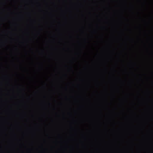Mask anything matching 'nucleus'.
Returning a JSON list of instances; mask_svg holds the SVG:
<instances>
[{
    "label": "nucleus",
    "instance_id": "obj_1",
    "mask_svg": "<svg viewBox=\"0 0 153 153\" xmlns=\"http://www.w3.org/2000/svg\"><path fill=\"white\" fill-rule=\"evenodd\" d=\"M103 153H109V152L108 150L107 149Z\"/></svg>",
    "mask_w": 153,
    "mask_h": 153
},
{
    "label": "nucleus",
    "instance_id": "obj_2",
    "mask_svg": "<svg viewBox=\"0 0 153 153\" xmlns=\"http://www.w3.org/2000/svg\"><path fill=\"white\" fill-rule=\"evenodd\" d=\"M113 153H114V148H113Z\"/></svg>",
    "mask_w": 153,
    "mask_h": 153
},
{
    "label": "nucleus",
    "instance_id": "obj_3",
    "mask_svg": "<svg viewBox=\"0 0 153 153\" xmlns=\"http://www.w3.org/2000/svg\"><path fill=\"white\" fill-rule=\"evenodd\" d=\"M67 153H68V152H67Z\"/></svg>",
    "mask_w": 153,
    "mask_h": 153
}]
</instances>
